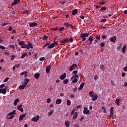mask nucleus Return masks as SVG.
<instances>
[{
  "instance_id": "nucleus-1",
  "label": "nucleus",
  "mask_w": 127,
  "mask_h": 127,
  "mask_svg": "<svg viewBox=\"0 0 127 127\" xmlns=\"http://www.w3.org/2000/svg\"><path fill=\"white\" fill-rule=\"evenodd\" d=\"M21 48H26L27 50H29V49L31 48V49H33V46H32V44L30 43V42H28L27 44H24L22 47Z\"/></svg>"
},
{
  "instance_id": "nucleus-2",
  "label": "nucleus",
  "mask_w": 127,
  "mask_h": 127,
  "mask_svg": "<svg viewBox=\"0 0 127 127\" xmlns=\"http://www.w3.org/2000/svg\"><path fill=\"white\" fill-rule=\"evenodd\" d=\"M89 95L90 97L92 98V100L93 101V102H95V101H97L98 100V95L95 94L94 95V91H91L89 92Z\"/></svg>"
},
{
  "instance_id": "nucleus-3",
  "label": "nucleus",
  "mask_w": 127,
  "mask_h": 127,
  "mask_svg": "<svg viewBox=\"0 0 127 127\" xmlns=\"http://www.w3.org/2000/svg\"><path fill=\"white\" fill-rule=\"evenodd\" d=\"M83 113L84 115H90V110H88V108H87L86 107H84L83 108Z\"/></svg>"
},
{
  "instance_id": "nucleus-4",
  "label": "nucleus",
  "mask_w": 127,
  "mask_h": 127,
  "mask_svg": "<svg viewBox=\"0 0 127 127\" xmlns=\"http://www.w3.org/2000/svg\"><path fill=\"white\" fill-rule=\"evenodd\" d=\"M40 119V116L39 115H37L36 117H33L32 118V121L33 122H35V123H37L38 122V120Z\"/></svg>"
},
{
  "instance_id": "nucleus-5",
  "label": "nucleus",
  "mask_w": 127,
  "mask_h": 127,
  "mask_svg": "<svg viewBox=\"0 0 127 127\" xmlns=\"http://www.w3.org/2000/svg\"><path fill=\"white\" fill-rule=\"evenodd\" d=\"M77 64H74L71 65V66H70L69 67V71H73L75 69V68H77Z\"/></svg>"
},
{
  "instance_id": "nucleus-6",
  "label": "nucleus",
  "mask_w": 127,
  "mask_h": 127,
  "mask_svg": "<svg viewBox=\"0 0 127 127\" xmlns=\"http://www.w3.org/2000/svg\"><path fill=\"white\" fill-rule=\"evenodd\" d=\"M81 38H84L86 37H88L89 36V33H83L80 34V35Z\"/></svg>"
},
{
  "instance_id": "nucleus-7",
  "label": "nucleus",
  "mask_w": 127,
  "mask_h": 127,
  "mask_svg": "<svg viewBox=\"0 0 127 127\" xmlns=\"http://www.w3.org/2000/svg\"><path fill=\"white\" fill-rule=\"evenodd\" d=\"M0 94L5 95L6 94V87H5L3 89H0Z\"/></svg>"
},
{
  "instance_id": "nucleus-8",
  "label": "nucleus",
  "mask_w": 127,
  "mask_h": 127,
  "mask_svg": "<svg viewBox=\"0 0 127 127\" xmlns=\"http://www.w3.org/2000/svg\"><path fill=\"white\" fill-rule=\"evenodd\" d=\"M20 2V0H14L11 3V5H15V4H17V3H19Z\"/></svg>"
},
{
  "instance_id": "nucleus-9",
  "label": "nucleus",
  "mask_w": 127,
  "mask_h": 127,
  "mask_svg": "<svg viewBox=\"0 0 127 127\" xmlns=\"http://www.w3.org/2000/svg\"><path fill=\"white\" fill-rule=\"evenodd\" d=\"M55 47V44L54 43H52V44L49 43V46L47 47L48 49H52V48H54Z\"/></svg>"
},
{
  "instance_id": "nucleus-10",
  "label": "nucleus",
  "mask_w": 127,
  "mask_h": 127,
  "mask_svg": "<svg viewBox=\"0 0 127 127\" xmlns=\"http://www.w3.org/2000/svg\"><path fill=\"white\" fill-rule=\"evenodd\" d=\"M84 86H85V83L84 82H82L80 85L79 87L78 88V91H81L83 90V88H84Z\"/></svg>"
},
{
  "instance_id": "nucleus-11",
  "label": "nucleus",
  "mask_w": 127,
  "mask_h": 127,
  "mask_svg": "<svg viewBox=\"0 0 127 127\" xmlns=\"http://www.w3.org/2000/svg\"><path fill=\"white\" fill-rule=\"evenodd\" d=\"M17 109L18 110V111H19L20 112H23L24 110L23 108H22V105L20 104L17 105Z\"/></svg>"
},
{
  "instance_id": "nucleus-12",
  "label": "nucleus",
  "mask_w": 127,
  "mask_h": 127,
  "mask_svg": "<svg viewBox=\"0 0 127 127\" xmlns=\"http://www.w3.org/2000/svg\"><path fill=\"white\" fill-rule=\"evenodd\" d=\"M38 25V24L36 22H31L29 24V26L30 27H34V26H37Z\"/></svg>"
},
{
  "instance_id": "nucleus-13",
  "label": "nucleus",
  "mask_w": 127,
  "mask_h": 127,
  "mask_svg": "<svg viewBox=\"0 0 127 127\" xmlns=\"http://www.w3.org/2000/svg\"><path fill=\"white\" fill-rule=\"evenodd\" d=\"M14 115H16V110H14L12 112L7 114V116H14Z\"/></svg>"
},
{
  "instance_id": "nucleus-14",
  "label": "nucleus",
  "mask_w": 127,
  "mask_h": 127,
  "mask_svg": "<svg viewBox=\"0 0 127 127\" xmlns=\"http://www.w3.org/2000/svg\"><path fill=\"white\" fill-rule=\"evenodd\" d=\"M61 43H64L65 44V43H67L69 42V38H65L64 39H63L62 41H61Z\"/></svg>"
},
{
  "instance_id": "nucleus-15",
  "label": "nucleus",
  "mask_w": 127,
  "mask_h": 127,
  "mask_svg": "<svg viewBox=\"0 0 127 127\" xmlns=\"http://www.w3.org/2000/svg\"><path fill=\"white\" fill-rule=\"evenodd\" d=\"M117 40V37H112L110 38V41L111 42L115 43L116 42V41Z\"/></svg>"
},
{
  "instance_id": "nucleus-16",
  "label": "nucleus",
  "mask_w": 127,
  "mask_h": 127,
  "mask_svg": "<svg viewBox=\"0 0 127 127\" xmlns=\"http://www.w3.org/2000/svg\"><path fill=\"white\" fill-rule=\"evenodd\" d=\"M51 69V66H50V65L47 66L46 68V73H50Z\"/></svg>"
},
{
  "instance_id": "nucleus-17",
  "label": "nucleus",
  "mask_w": 127,
  "mask_h": 127,
  "mask_svg": "<svg viewBox=\"0 0 127 127\" xmlns=\"http://www.w3.org/2000/svg\"><path fill=\"white\" fill-rule=\"evenodd\" d=\"M25 117H26V115H25V114H22V115H21L19 117V121H22V120H23V119H24V118H25Z\"/></svg>"
},
{
  "instance_id": "nucleus-18",
  "label": "nucleus",
  "mask_w": 127,
  "mask_h": 127,
  "mask_svg": "<svg viewBox=\"0 0 127 127\" xmlns=\"http://www.w3.org/2000/svg\"><path fill=\"white\" fill-rule=\"evenodd\" d=\"M65 78H66V73L65 72L64 73V74L61 75L60 77V79H61V80H64Z\"/></svg>"
},
{
  "instance_id": "nucleus-19",
  "label": "nucleus",
  "mask_w": 127,
  "mask_h": 127,
  "mask_svg": "<svg viewBox=\"0 0 127 127\" xmlns=\"http://www.w3.org/2000/svg\"><path fill=\"white\" fill-rule=\"evenodd\" d=\"M26 56H28V54H27V53H24L22 54V56H21V59H24V58L26 57Z\"/></svg>"
},
{
  "instance_id": "nucleus-20",
  "label": "nucleus",
  "mask_w": 127,
  "mask_h": 127,
  "mask_svg": "<svg viewBox=\"0 0 127 127\" xmlns=\"http://www.w3.org/2000/svg\"><path fill=\"white\" fill-rule=\"evenodd\" d=\"M62 103V100L61 99H58L56 101V104L57 105H60Z\"/></svg>"
},
{
  "instance_id": "nucleus-21",
  "label": "nucleus",
  "mask_w": 127,
  "mask_h": 127,
  "mask_svg": "<svg viewBox=\"0 0 127 127\" xmlns=\"http://www.w3.org/2000/svg\"><path fill=\"white\" fill-rule=\"evenodd\" d=\"M127 49V46L124 45L122 49V53H126V50Z\"/></svg>"
},
{
  "instance_id": "nucleus-22",
  "label": "nucleus",
  "mask_w": 127,
  "mask_h": 127,
  "mask_svg": "<svg viewBox=\"0 0 127 127\" xmlns=\"http://www.w3.org/2000/svg\"><path fill=\"white\" fill-rule=\"evenodd\" d=\"M78 13V9H75L72 11V15H76Z\"/></svg>"
},
{
  "instance_id": "nucleus-23",
  "label": "nucleus",
  "mask_w": 127,
  "mask_h": 127,
  "mask_svg": "<svg viewBox=\"0 0 127 127\" xmlns=\"http://www.w3.org/2000/svg\"><path fill=\"white\" fill-rule=\"evenodd\" d=\"M24 81H25V82L24 83V84H25V86H27V84H28V82L30 81L29 79L27 78H24Z\"/></svg>"
},
{
  "instance_id": "nucleus-24",
  "label": "nucleus",
  "mask_w": 127,
  "mask_h": 127,
  "mask_svg": "<svg viewBox=\"0 0 127 127\" xmlns=\"http://www.w3.org/2000/svg\"><path fill=\"white\" fill-rule=\"evenodd\" d=\"M26 87V85L25 84H21L19 86V89L20 90H23Z\"/></svg>"
},
{
  "instance_id": "nucleus-25",
  "label": "nucleus",
  "mask_w": 127,
  "mask_h": 127,
  "mask_svg": "<svg viewBox=\"0 0 127 127\" xmlns=\"http://www.w3.org/2000/svg\"><path fill=\"white\" fill-rule=\"evenodd\" d=\"M40 76V73L39 72H37L34 75V77L35 79H38Z\"/></svg>"
},
{
  "instance_id": "nucleus-26",
  "label": "nucleus",
  "mask_w": 127,
  "mask_h": 127,
  "mask_svg": "<svg viewBox=\"0 0 127 127\" xmlns=\"http://www.w3.org/2000/svg\"><path fill=\"white\" fill-rule=\"evenodd\" d=\"M121 101V99H117L115 100V104H116V105L118 106H120V102Z\"/></svg>"
},
{
  "instance_id": "nucleus-27",
  "label": "nucleus",
  "mask_w": 127,
  "mask_h": 127,
  "mask_svg": "<svg viewBox=\"0 0 127 127\" xmlns=\"http://www.w3.org/2000/svg\"><path fill=\"white\" fill-rule=\"evenodd\" d=\"M77 117H78V113H77V112H75L72 117L73 120H76Z\"/></svg>"
},
{
  "instance_id": "nucleus-28",
  "label": "nucleus",
  "mask_w": 127,
  "mask_h": 127,
  "mask_svg": "<svg viewBox=\"0 0 127 127\" xmlns=\"http://www.w3.org/2000/svg\"><path fill=\"white\" fill-rule=\"evenodd\" d=\"M65 125L66 127H70V122H69L68 120H66L65 121Z\"/></svg>"
},
{
  "instance_id": "nucleus-29",
  "label": "nucleus",
  "mask_w": 127,
  "mask_h": 127,
  "mask_svg": "<svg viewBox=\"0 0 127 127\" xmlns=\"http://www.w3.org/2000/svg\"><path fill=\"white\" fill-rule=\"evenodd\" d=\"M77 78H79V75L78 74H74L73 76H72L71 77V80H73L74 78L77 79Z\"/></svg>"
},
{
  "instance_id": "nucleus-30",
  "label": "nucleus",
  "mask_w": 127,
  "mask_h": 127,
  "mask_svg": "<svg viewBox=\"0 0 127 127\" xmlns=\"http://www.w3.org/2000/svg\"><path fill=\"white\" fill-rule=\"evenodd\" d=\"M18 102H19V99L18 98L15 99L14 103H13L14 106H16V105H17V103H18Z\"/></svg>"
},
{
  "instance_id": "nucleus-31",
  "label": "nucleus",
  "mask_w": 127,
  "mask_h": 127,
  "mask_svg": "<svg viewBox=\"0 0 127 127\" xmlns=\"http://www.w3.org/2000/svg\"><path fill=\"white\" fill-rule=\"evenodd\" d=\"M3 52H4V55H7V56H8V55H9V52H8V51L4 50V51H3Z\"/></svg>"
},
{
  "instance_id": "nucleus-32",
  "label": "nucleus",
  "mask_w": 127,
  "mask_h": 127,
  "mask_svg": "<svg viewBox=\"0 0 127 127\" xmlns=\"http://www.w3.org/2000/svg\"><path fill=\"white\" fill-rule=\"evenodd\" d=\"M100 39H101V37L100 36H96V39L95 40V42H98V41H99V40H100Z\"/></svg>"
},
{
  "instance_id": "nucleus-33",
  "label": "nucleus",
  "mask_w": 127,
  "mask_h": 127,
  "mask_svg": "<svg viewBox=\"0 0 127 127\" xmlns=\"http://www.w3.org/2000/svg\"><path fill=\"white\" fill-rule=\"evenodd\" d=\"M8 47L9 48H12L13 50H15V47H14V45H9Z\"/></svg>"
},
{
  "instance_id": "nucleus-34",
  "label": "nucleus",
  "mask_w": 127,
  "mask_h": 127,
  "mask_svg": "<svg viewBox=\"0 0 127 127\" xmlns=\"http://www.w3.org/2000/svg\"><path fill=\"white\" fill-rule=\"evenodd\" d=\"M68 82L69 80H68V79L66 78L65 79H64L63 82L64 83V84H68Z\"/></svg>"
},
{
  "instance_id": "nucleus-35",
  "label": "nucleus",
  "mask_w": 127,
  "mask_h": 127,
  "mask_svg": "<svg viewBox=\"0 0 127 127\" xmlns=\"http://www.w3.org/2000/svg\"><path fill=\"white\" fill-rule=\"evenodd\" d=\"M72 80V83H77L78 82V79L77 78H73L72 79H71Z\"/></svg>"
},
{
  "instance_id": "nucleus-36",
  "label": "nucleus",
  "mask_w": 127,
  "mask_h": 127,
  "mask_svg": "<svg viewBox=\"0 0 127 127\" xmlns=\"http://www.w3.org/2000/svg\"><path fill=\"white\" fill-rule=\"evenodd\" d=\"M100 68L102 71H105V65L104 64L100 65Z\"/></svg>"
},
{
  "instance_id": "nucleus-37",
  "label": "nucleus",
  "mask_w": 127,
  "mask_h": 127,
  "mask_svg": "<svg viewBox=\"0 0 127 127\" xmlns=\"http://www.w3.org/2000/svg\"><path fill=\"white\" fill-rule=\"evenodd\" d=\"M64 25L67 27H71V25L70 24H68V23H64Z\"/></svg>"
},
{
  "instance_id": "nucleus-38",
  "label": "nucleus",
  "mask_w": 127,
  "mask_h": 127,
  "mask_svg": "<svg viewBox=\"0 0 127 127\" xmlns=\"http://www.w3.org/2000/svg\"><path fill=\"white\" fill-rule=\"evenodd\" d=\"M110 118H114V111H110Z\"/></svg>"
},
{
  "instance_id": "nucleus-39",
  "label": "nucleus",
  "mask_w": 127,
  "mask_h": 127,
  "mask_svg": "<svg viewBox=\"0 0 127 127\" xmlns=\"http://www.w3.org/2000/svg\"><path fill=\"white\" fill-rule=\"evenodd\" d=\"M66 105L67 106H71V101L69 100H67L66 102Z\"/></svg>"
},
{
  "instance_id": "nucleus-40",
  "label": "nucleus",
  "mask_w": 127,
  "mask_h": 127,
  "mask_svg": "<svg viewBox=\"0 0 127 127\" xmlns=\"http://www.w3.org/2000/svg\"><path fill=\"white\" fill-rule=\"evenodd\" d=\"M24 44H25L24 41H21L19 42V45H20L21 46H22Z\"/></svg>"
},
{
  "instance_id": "nucleus-41",
  "label": "nucleus",
  "mask_w": 127,
  "mask_h": 127,
  "mask_svg": "<svg viewBox=\"0 0 127 127\" xmlns=\"http://www.w3.org/2000/svg\"><path fill=\"white\" fill-rule=\"evenodd\" d=\"M11 58L10 59L11 61H13L14 60V58H15V55H11Z\"/></svg>"
},
{
  "instance_id": "nucleus-42",
  "label": "nucleus",
  "mask_w": 127,
  "mask_h": 127,
  "mask_svg": "<svg viewBox=\"0 0 127 127\" xmlns=\"http://www.w3.org/2000/svg\"><path fill=\"white\" fill-rule=\"evenodd\" d=\"M23 13L24 14L27 13V14H28V13H29V10H24L23 11Z\"/></svg>"
},
{
  "instance_id": "nucleus-43",
  "label": "nucleus",
  "mask_w": 127,
  "mask_h": 127,
  "mask_svg": "<svg viewBox=\"0 0 127 127\" xmlns=\"http://www.w3.org/2000/svg\"><path fill=\"white\" fill-rule=\"evenodd\" d=\"M52 30H54V31H57L58 30V28L56 27V28H51Z\"/></svg>"
},
{
  "instance_id": "nucleus-44",
  "label": "nucleus",
  "mask_w": 127,
  "mask_h": 127,
  "mask_svg": "<svg viewBox=\"0 0 127 127\" xmlns=\"http://www.w3.org/2000/svg\"><path fill=\"white\" fill-rule=\"evenodd\" d=\"M88 40L90 41V42H93V37L92 36H90L88 38Z\"/></svg>"
},
{
  "instance_id": "nucleus-45",
  "label": "nucleus",
  "mask_w": 127,
  "mask_h": 127,
  "mask_svg": "<svg viewBox=\"0 0 127 127\" xmlns=\"http://www.w3.org/2000/svg\"><path fill=\"white\" fill-rule=\"evenodd\" d=\"M25 74H27V71H23L21 73L20 75L21 76H23Z\"/></svg>"
},
{
  "instance_id": "nucleus-46",
  "label": "nucleus",
  "mask_w": 127,
  "mask_h": 127,
  "mask_svg": "<svg viewBox=\"0 0 127 127\" xmlns=\"http://www.w3.org/2000/svg\"><path fill=\"white\" fill-rule=\"evenodd\" d=\"M0 49H2V50H4V49H5V47L0 45Z\"/></svg>"
},
{
  "instance_id": "nucleus-47",
  "label": "nucleus",
  "mask_w": 127,
  "mask_h": 127,
  "mask_svg": "<svg viewBox=\"0 0 127 127\" xmlns=\"http://www.w3.org/2000/svg\"><path fill=\"white\" fill-rule=\"evenodd\" d=\"M123 70L125 72H127V63L126 64V66L124 67Z\"/></svg>"
},
{
  "instance_id": "nucleus-48",
  "label": "nucleus",
  "mask_w": 127,
  "mask_h": 127,
  "mask_svg": "<svg viewBox=\"0 0 127 127\" xmlns=\"http://www.w3.org/2000/svg\"><path fill=\"white\" fill-rule=\"evenodd\" d=\"M9 79V77H6V78L4 79L3 82H4V83H6V81H8V79Z\"/></svg>"
},
{
  "instance_id": "nucleus-49",
  "label": "nucleus",
  "mask_w": 127,
  "mask_h": 127,
  "mask_svg": "<svg viewBox=\"0 0 127 127\" xmlns=\"http://www.w3.org/2000/svg\"><path fill=\"white\" fill-rule=\"evenodd\" d=\"M47 38H48V37L46 35H44L43 36V40H47Z\"/></svg>"
},
{
  "instance_id": "nucleus-50",
  "label": "nucleus",
  "mask_w": 127,
  "mask_h": 127,
  "mask_svg": "<svg viewBox=\"0 0 127 127\" xmlns=\"http://www.w3.org/2000/svg\"><path fill=\"white\" fill-rule=\"evenodd\" d=\"M49 43H46L45 45L43 47V48H45V47H46V46H49Z\"/></svg>"
},
{
  "instance_id": "nucleus-51",
  "label": "nucleus",
  "mask_w": 127,
  "mask_h": 127,
  "mask_svg": "<svg viewBox=\"0 0 127 127\" xmlns=\"http://www.w3.org/2000/svg\"><path fill=\"white\" fill-rule=\"evenodd\" d=\"M64 29L65 28H64V27H61V28L59 29V31H63Z\"/></svg>"
},
{
  "instance_id": "nucleus-52",
  "label": "nucleus",
  "mask_w": 127,
  "mask_h": 127,
  "mask_svg": "<svg viewBox=\"0 0 127 127\" xmlns=\"http://www.w3.org/2000/svg\"><path fill=\"white\" fill-rule=\"evenodd\" d=\"M44 60H45V58L44 57H42L39 59L40 61H44Z\"/></svg>"
},
{
  "instance_id": "nucleus-53",
  "label": "nucleus",
  "mask_w": 127,
  "mask_h": 127,
  "mask_svg": "<svg viewBox=\"0 0 127 127\" xmlns=\"http://www.w3.org/2000/svg\"><path fill=\"white\" fill-rule=\"evenodd\" d=\"M100 46H101V47H104V46H105V43L102 42L100 44Z\"/></svg>"
},
{
  "instance_id": "nucleus-54",
  "label": "nucleus",
  "mask_w": 127,
  "mask_h": 127,
  "mask_svg": "<svg viewBox=\"0 0 127 127\" xmlns=\"http://www.w3.org/2000/svg\"><path fill=\"white\" fill-rule=\"evenodd\" d=\"M107 9V7H102L101 8L100 10H106Z\"/></svg>"
},
{
  "instance_id": "nucleus-55",
  "label": "nucleus",
  "mask_w": 127,
  "mask_h": 127,
  "mask_svg": "<svg viewBox=\"0 0 127 127\" xmlns=\"http://www.w3.org/2000/svg\"><path fill=\"white\" fill-rule=\"evenodd\" d=\"M4 87H5V85L4 84H2L0 85V88L2 89Z\"/></svg>"
},
{
  "instance_id": "nucleus-56",
  "label": "nucleus",
  "mask_w": 127,
  "mask_h": 127,
  "mask_svg": "<svg viewBox=\"0 0 127 127\" xmlns=\"http://www.w3.org/2000/svg\"><path fill=\"white\" fill-rule=\"evenodd\" d=\"M75 111L76 110L75 109H73V110L71 111V116H73V115H74V114H75Z\"/></svg>"
},
{
  "instance_id": "nucleus-57",
  "label": "nucleus",
  "mask_w": 127,
  "mask_h": 127,
  "mask_svg": "<svg viewBox=\"0 0 127 127\" xmlns=\"http://www.w3.org/2000/svg\"><path fill=\"white\" fill-rule=\"evenodd\" d=\"M14 117V115H11L10 117H9L8 119V120H12L13 118Z\"/></svg>"
},
{
  "instance_id": "nucleus-58",
  "label": "nucleus",
  "mask_w": 127,
  "mask_h": 127,
  "mask_svg": "<svg viewBox=\"0 0 127 127\" xmlns=\"http://www.w3.org/2000/svg\"><path fill=\"white\" fill-rule=\"evenodd\" d=\"M94 79V80H98V79H99V77H98V75H95Z\"/></svg>"
},
{
  "instance_id": "nucleus-59",
  "label": "nucleus",
  "mask_w": 127,
  "mask_h": 127,
  "mask_svg": "<svg viewBox=\"0 0 127 127\" xmlns=\"http://www.w3.org/2000/svg\"><path fill=\"white\" fill-rule=\"evenodd\" d=\"M50 102H51V99L50 98H48L47 100V104H49V103H50Z\"/></svg>"
},
{
  "instance_id": "nucleus-60",
  "label": "nucleus",
  "mask_w": 127,
  "mask_h": 127,
  "mask_svg": "<svg viewBox=\"0 0 127 127\" xmlns=\"http://www.w3.org/2000/svg\"><path fill=\"white\" fill-rule=\"evenodd\" d=\"M106 38H107V36H106V35H103L102 36V39H106Z\"/></svg>"
},
{
  "instance_id": "nucleus-61",
  "label": "nucleus",
  "mask_w": 127,
  "mask_h": 127,
  "mask_svg": "<svg viewBox=\"0 0 127 127\" xmlns=\"http://www.w3.org/2000/svg\"><path fill=\"white\" fill-rule=\"evenodd\" d=\"M69 41H70V42H71V43L73 42V37H70L69 38Z\"/></svg>"
},
{
  "instance_id": "nucleus-62",
  "label": "nucleus",
  "mask_w": 127,
  "mask_h": 127,
  "mask_svg": "<svg viewBox=\"0 0 127 127\" xmlns=\"http://www.w3.org/2000/svg\"><path fill=\"white\" fill-rule=\"evenodd\" d=\"M11 30H12V27L10 26L8 28V31H11Z\"/></svg>"
},
{
  "instance_id": "nucleus-63",
  "label": "nucleus",
  "mask_w": 127,
  "mask_h": 127,
  "mask_svg": "<svg viewBox=\"0 0 127 127\" xmlns=\"http://www.w3.org/2000/svg\"><path fill=\"white\" fill-rule=\"evenodd\" d=\"M99 3L100 4H101V5H104V4H105V1H103V2H100Z\"/></svg>"
},
{
  "instance_id": "nucleus-64",
  "label": "nucleus",
  "mask_w": 127,
  "mask_h": 127,
  "mask_svg": "<svg viewBox=\"0 0 127 127\" xmlns=\"http://www.w3.org/2000/svg\"><path fill=\"white\" fill-rule=\"evenodd\" d=\"M122 77H125L126 76V72H122Z\"/></svg>"
}]
</instances>
